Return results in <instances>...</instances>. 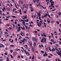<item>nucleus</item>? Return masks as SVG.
<instances>
[{
    "label": "nucleus",
    "mask_w": 61,
    "mask_h": 61,
    "mask_svg": "<svg viewBox=\"0 0 61 61\" xmlns=\"http://www.w3.org/2000/svg\"><path fill=\"white\" fill-rule=\"evenodd\" d=\"M8 29H11V27H9Z\"/></svg>",
    "instance_id": "nucleus-61"
},
{
    "label": "nucleus",
    "mask_w": 61,
    "mask_h": 61,
    "mask_svg": "<svg viewBox=\"0 0 61 61\" xmlns=\"http://www.w3.org/2000/svg\"><path fill=\"white\" fill-rule=\"evenodd\" d=\"M51 42H53L54 41V40L53 39H51Z\"/></svg>",
    "instance_id": "nucleus-28"
},
{
    "label": "nucleus",
    "mask_w": 61,
    "mask_h": 61,
    "mask_svg": "<svg viewBox=\"0 0 61 61\" xmlns=\"http://www.w3.org/2000/svg\"><path fill=\"white\" fill-rule=\"evenodd\" d=\"M26 35L27 36H29V34H28V33H26Z\"/></svg>",
    "instance_id": "nucleus-54"
},
{
    "label": "nucleus",
    "mask_w": 61,
    "mask_h": 61,
    "mask_svg": "<svg viewBox=\"0 0 61 61\" xmlns=\"http://www.w3.org/2000/svg\"><path fill=\"white\" fill-rule=\"evenodd\" d=\"M34 41H37V40L35 38H34Z\"/></svg>",
    "instance_id": "nucleus-21"
},
{
    "label": "nucleus",
    "mask_w": 61,
    "mask_h": 61,
    "mask_svg": "<svg viewBox=\"0 0 61 61\" xmlns=\"http://www.w3.org/2000/svg\"><path fill=\"white\" fill-rule=\"evenodd\" d=\"M6 9H7L8 11H10V8L9 7H8L7 9L6 8Z\"/></svg>",
    "instance_id": "nucleus-12"
},
{
    "label": "nucleus",
    "mask_w": 61,
    "mask_h": 61,
    "mask_svg": "<svg viewBox=\"0 0 61 61\" xmlns=\"http://www.w3.org/2000/svg\"><path fill=\"white\" fill-rule=\"evenodd\" d=\"M43 40L44 41V42L46 43V38L45 37L44 38V37H43Z\"/></svg>",
    "instance_id": "nucleus-2"
},
{
    "label": "nucleus",
    "mask_w": 61,
    "mask_h": 61,
    "mask_svg": "<svg viewBox=\"0 0 61 61\" xmlns=\"http://www.w3.org/2000/svg\"><path fill=\"white\" fill-rule=\"evenodd\" d=\"M34 10L33 9H31V12H32V11H34Z\"/></svg>",
    "instance_id": "nucleus-34"
},
{
    "label": "nucleus",
    "mask_w": 61,
    "mask_h": 61,
    "mask_svg": "<svg viewBox=\"0 0 61 61\" xmlns=\"http://www.w3.org/2000/svg\"><path fill=\"white\" fill-rule=\"evenodd\" d=\"M59 42L60 43L59 44L61 45V42L60 41H59Z\"/></svg>",
    "instance_id": "nucleus-64"
},
{
    "label": "nucleus",
    "mask_w": 61,
    "mask_h": 61,
    "mask_svg": "<svg viewBox=\"0 0 61 61\" xmlns=\"http://www.w3.org/2000/svg\"><path fill=\"white\" fill-rule=\"evenodd\" d=\"M44 17H46V16H41V18H42V19H44Z\"/></svg>",
    "instance_id": "nucleus-8"
},
{
    "label": "nucleus",
    "mask_w": 61,
    "mask_h": 61,
    "mask_svg": "<svg viewBox=\"0 0 61 61\" xmlns=\"http://www.w3.org/2000/svg\"><path fill=\"white\" fill-rule=\"evenodd\" d=\"M17 55V54H16V53H15L14 54V56H15V55Z\"/></svg>",
    "instance_id": "nucleus-41"
},
{
    "label": "nucleus",
    "mask_w": 61,
    "mask_h": 61,
    "mask_svg": "<svg viewBox=\"0 0 61 61\" xmlns=\"http://www.w3.org/2000/svg\"><path fill=\"white\" fill-rule=\"evenodd\" d=\"M25 48H26V49H29V48L28 47H25Z\"/></svg>",
    "instance_id": "nucleus-59"
},
{
    "label": "nucleus",
    "mask_w": 61,
    "mask_h": 61,
    "mask_svg": "<svg viewBox=\"0 0 61 61\" xmlns=\"http://www.w3.org/2000/svg\"><path fill=\"white\" fill-rule=\"evenodd\" d=\"M34 32L35 33H37V31H34Z\"/></svg>",
    "instance_id": "nucleus-60"
},
{
    "label": "nucleus",
    "mask_w": 61,
    "mask_h": 61,
    "mask_svg": "<svg viewBox=\"0 0 61 61\" xmlns=\"http://www.w3.org/2000/svg\"><path fill=\"white\" fill-rule=\"evenodd\" d=\"M20 3L21 4L23 5V3H24V2L23 1H20Z\"/></svg>",
    "instance_id": "nucleus-10"
},
{
    "label": "nucleus",
    "mask_w": 61,
    "mask_h": 61,
    "mask_svg": "<svg viewBox=\"0 0 61 61\" xmlns=\"http://www.w3.org/2000/svg\"><path fill=\"white\" fill-rule=\"evenodd\" d=\"M23 51H24L25 52V54H26V52H26V50H23Z\"/></svg>",
    "instance_id": "nucleus-17"
},
{
    "label": "nucleus",
    "mask_w": 61,
    "mask_h": 61,
    "mask_svg": "<svg viewBox=\"0 0 61 61\" xmlns=\"http://www.w3.org/2000/svg\"><path fill=\"white\" fill-rule=\"evenodd\" d=\"M41 57H40V56H39L38 57V59H41Z\"/></svg>",
    "instance_id": "nucleus-25"
},
{
    "label": "nucleus",
    "mask_w": 61,
    "mask_h": 61,
    "mask_svg": "<svg viewBox=\"0 0 61 61\" xmlns=\"http://www.w3.org/2000/svg\"><path fill=\"white\" fill-rule=\"evenodd\" d=\"M10 51V52H11V53H13V50H11Z\"/></svg>",
    "instance_id": "nucleus-53"
},
{
    "label": "nucleus",
    "mask_w": 61,
    "mask_h": 61,
    "mask_svg": "<svg viewBox=\"0 0 61 61\" xmlns=\"http://www.w3.org/2000/svg\"><path fill=\"white\" fill-rule=\"evenodd\" d=\"M22 24H24V25H25V21H24V22H22Z\"/></svg>",
    "instance_id": "nucleus-22"
},
{
    "label": "nucleus",
    "mask_w": 61,
    "mask_h": 61,
    "mask_svg": "<svg viewBox=\"0 0 61 61\" xmlns=\"http://www.w3.org/2000/svg\"><path fill=\"white\" fill-rule=\"evenodd\" d=\"M56 23L57 24H58V25L59 24V22L57 21H56Z\"/></svg>",
    "instance_id": "nucleus-42"
},
{
    "label": "nucleus",
    "mask_w": 61,
    "mask_h": 61,
    "mask_svg": "<svg viewBox=\"0 0 61 61\" xmlns=\"http://www.w3.org/2000/svg\"><path fill=\"white\" fill-rule=\"evenodd\" d=\"M22 42H25V41L24 40H22V41H21Z\"/></svg>",
    "instance_id": "nucleus-49"
},
{
    "label": "nucleus",
    "mask_w": 61,
    "mask_h": 61,
    "mask_svg": "<svg viewBox=\"0 0 61 61\" xmlns=\"http://www.w3.org/2000/svg\"><path fill=\"white\" fill-rule=\"evenodd\" d=\"M2 13V11H1V10H0V15H3V14H2V13Z\"/></svg>",
    "instance_id": "nucleus-31"
},
{
    "label": "nucleus",
    "mask_w": 61,
    "mask_h": 61,
    "mask_svg": "<svg viewBox=\"0 0 61 61\" xmlns=\"http://www.w3.org/2000/svg\"><path fill=\"white\" fill-rule=\"evenodd\" d=\"M56 9H55L54 10H52L51 11H56Z\"/></svg>",
    "instance_id": "nucleus-47"
},
{
    "label": "nucleus",
    "mask_w": 61,
    "mask_h": 61,
    "mask_svg": "<svg viewBox=\"0 0 61 61\" xmlns=\"http://www.w3.org/2000/svg\"><path fill=\"white\" fill-rule=\"evenodd\" d=\"M54 15L53 14H51V16H53Z\"/></svg>",
    "instance_id": "nucleus-40"
},
{
    "label": "nucleus",
    "mask_w": 61,
    "mask_h": 61,
    "mask_svg": "<svg viewBox=\"0 0 61 61\" xmlns=\"http://www.w3.org/2000/svg\"><path fill=\"white\" fill-rule=\"evenodd\" d=\"M45 55H46V56H48V55L47 54V53H45Z\"/></svg>",
    "instance_id": "nucleus-43"
},
{
    "label": "nucleus",
    "mask_w": 61,
    "mask_h": 61,
    "mask_svg": "<svg viewBox=\"0 0 61 61\" xmlns=\"http://www.w3.org/2000/svg\"><path fill=\"white\" fill-rule=\"evenodd\" d=\"M54 22H55V21H51V23L52 24H54Z\"/></svg>",
    "instance_id": "nucleus-24"
},
{
    "label": "nucleus",
    "mask_w": 61,
    "mask_h": 61,
    "mask_svg": "<svg viewBox=\"0 0 61 61\" xmlns=\"http://www.w3.org/2000/svg\"><path fill=\"white\" fill-rule=\"evenodd\" d=\"M50 44L51 45H52V42H50Z\"/></svg>",
    "instance_id": "nucleus-63"
},
{
    "label": "nucleus",
    "mask_w": 61,
    "mask_h": 61,
    "mask_svg": "<svg viewBox=\"0 0 61 61\" xmlns=\"http://www.w3.org/2000/svg\"><path fill=\"white\" fill-rule=\"evenodd\" d=\"M58 15H61V13L60 12H59L58 13Z\"/></svg>",
    "instance_id": "nucleus-20"
},
{
    "label": "nucleus",
    "mask_w": 61,
    "mask_h": 61,
    "mask_svg": "<svg viewBox=\"0 0 61 61\" xmlns=\"http://www.w3.org/2000/svg\"><path fill=\"white\" fill-rule=\"evenodd\" d=\"M48 58H51V57L49 56H48Z\"/></svg>",
    "instance_id": "nucleus-35"
},
{
    "label": "nucleus",
    "mask_w": 61,
    "mask_h": 61,
    "mask_svg": "<svg viewBox=\"0 0 61 61\" xmlns=\"http://www.w3.org/2000/svg\"><path fill=\"white\" fill-rule=\"evenodd\" d=\"M47 22L49 24V23H50V21H49V20H47Z\"/></svg>",
    "instance_id": "nucleus-32"
},
{
    "label": "nucleus",
    "mask_w": 61,
    "mask_h": 61,
    "mask_svg": "<svg viewBox=\"0 0 61 61\" xmlns=\"http://www.w3.org/2000/svg\"><path fill=\"white\" fill-rule=\"evenodd\" d=\"M12 17H13V18H17V17L15 16H11Z\"/></svg>",
    "instance_id": "nucleus-14"
},
{
    "label": "nucleus",
    "mask_w": 61,
    "mask_h": 61,
    "mask_svg": "<svg viewBox=\"0 0 61 61\" xmlns=\"http://www.w3.org/2000/svg\"><path fill=\"white\" fill-rule=\"evenodd\" d=\"M10 57H11V58H13V56H12V55H10Z\"/></svg>",
    "instance_id": "nucleus-30"
},
{
    "label": "nucleus",
    "mask_w": 61,
    "mask_h": 61,
    "mask_svg": "<svg viewBox=\"0 0 61 61\" xmlns=\"http://www.w3.org/2000/svg\"><path fill=\"white\" fill-rule=\"evenodd\" d=\"M39 12L38 13H37V14L38 15H39V16H41V15L40 14H41V11H39Z\"/></svg>",
    "instance_id": "nucleus-3"
},
{
    "label": "nucleus",
    "mask_w": 61,
    "mask_h": 61,
    "mask_svg": "<svg viewBox=\"0 0 61 61\" xmlns=\"http://www.w3.org/2000/svg\"><path fill=\"white\" fill-rule=\"evenodd\" d=\"M33 2L35 3L36 2V0H33Z\"/></svg>",
    "instance_id": "nucleus-39"
},
{
    "label": "nucleus",
    "mask_w": 61,
    "mask_h": 61,
    "mask_svg": "<svg viewBox=\"0 0 61 61\" xmlns=\"http://www.w3.org/2000/svg\"><path fill=\"white\" fill-rule=\"evenodd\" d=\"M23 16V17H24L25 18V19H27V17H26V15H25V16Z\"/></svg>",
    "instance_id": "nucleus-15"
},
{
    "label": "nucleus",
    "mask_w": 61,
    "mask_h": 61,
    "mask_svg": "<svg viewBox=\"0 0 61 61\" xmlns=\"http://www.w3.org/2000/svg\"><path fill=\"white\" fill-rule=\"evenodd\" d=\"M53 1V0H50V1L51 3V7H54V4L55 3V2H54V1Z\"/></svg>",
    "instance_id": "nucleus-1"
},
{
    "label": "nucleus",
    "mask_w": 61,
    "mask_h": 61,
    "mask_svg": "<svg viewBox=\"0 0 61 61\" xmlns=\"http://www.w3.org/2000/svg\"><path fill=\"white\" fill-rule=\"evenodd\" d=\"M41 52L42 53H44V51H41Z\"/></svg>",
    "instance_id": "nucleus-45"
},
{
    "label": "nucleus",
    "mask_w": 61,
    "mask_h": 61,
    "mask_svg": "<svg viewBox=\"0 0 61 61\" xmlns=\"http://www.w3.org/2000/svg\"><path fill=\"white\" fill-rule=\"evenodd\" d=\"M0 45L2 47H5V46L2 44H0Z\"/></svg>",
    "instance_id": "nucleus-6"
},
{
    "label": "nucleus",
    "mask_w": 61,
    "mask_h": 61,
    "mask_svg": "<svg viewBox=\"0 0 61 61\" xmlns=\"http://www.w3.org/2000/svg\"><path fill=\"white\" fill-rule=\"evenodd\" d=\"M48 17H49V18H51V17H50V15H48Z\"/></svg>",
    "instance_id": "nucleus-55"
},
{
    "label": "nucleus",
    "mask_w": 61,
    "mask_h": 61,
    "mask_svg": "<svg viewBox=\"0 0 61 61\" xmlns=\"http://www.w3.org/2000/svg\"><path fill=\"white\" fill-rule=\"evenodd\" d=\"M41 45H39V48H41Z\"/></svg>",
    "instance_id": "nucleus-36"
},
{
    "label": "nucleus",
    "mask_w": 61,
    "mask_h": 61,
    "mask_svg": "<svg viewBox=\"0 0 61 61\" xmlns=\"http://www.w3.org/2000/svg\"><path fill=\"white\" fill-rule=\"evenodd\" d=\"M53 44H56V41H54L53 42Z\"/></svg>",
    "instance_id": "nucleus-19"
},
{
    "label": "nucleus",
    "mask_w": 61,
    "mask_h": 61,
    "mask_svg": "<svg viewBox=\"0 0 61 61\" xmlns=\"http://www.w3.org/2000/svg\"><path fill=\"white\" fill-rule=\"evenodd\" d=\"M53 49H52L51 50V51L52 52H54L55 50V48H53Z\"/></svg>",
    "instance_id": "nucleus-11"
},
{
    "label": "nucleus",
    "mask_w": 61,
    "mask_h": 61,
    "mask_svg": "<svg viewBox=\"0 0 61 61\" xmlns=\"http://www.w3.org/2000/svg\"><path fill=\"white\" fill-rule=\"evenodd\" d=\"M10 46L11 47H14V46H15V45H10Z\"/></svg>",
    "instance_id": "nucleus-13"
},
{
    "label": "nucleus",
    "mask_w": 61,
    "mask_h": 61,
    "mask_svg": "<svg viewBox=\"0 0 61 61\" xmlns=\"http://www.w3.org/2000/svg\"><path fill=\"white\" fill-rule=\"evenodd\" d=\"M7 3H10V1H9V0H7Z\"/></svg>",
    "instance_id": "nucleus-33"
},
{
    "label": "nucleus",
    "mask_w": 61,
    "mask_h": 61,
    "mask_svg": "<svg viewBox=\"0 0 61 61\" xmlns=\"http://www.w3.org/2000/svg\"><path fill=\"white\" fill-rule=\"evenodd\" d=\"M5 55H7V53L6 52H5Z\"/></svg>",
    "instance_id": "nucleus-48"
},
{
    "label": "nucleus",
    "mask_w": 61,
    "mask_h": 61,
    "mask_svg": "<svg viewBox=\"0 0 61 61\" xmlns=\"http://www.w3.org/2000/svg\"><path fill=\"white\" fill-rule=\"evenodd\" d=\"M5 34L6 35H8V33H7V32H5Z\"/></svg>",
    "instance_id": "nucleus-38"
},
{
    "label": "nucleus",
    "mask_w": 61,
    "mask_h": 61,
    "mask_svg": "<svg viewBox=\"0 0 61 61\" xmlns=\"http://www.w3.org/2000/svg\"><path fill=\"white\" fill-rule=\"evenodd\" d=\"M56 53H57L58 54V55H59V56H60L61 55V53L60 52H58L57 51H56Z\"/></svg>",
    "instance_id": "nucleus-4"
},
{
    "label": "nucleus",
    "mask_w": 61,
    "mask_h": 61,
    "mask_svg": "<svg viewBox=\"0 0 61 61\" xmlns=\"http://www.w3.org/2000/svg\"><path fill=\"white\" fill-rule=\"evenodd\" d=\"M18 58H20V56L19 55L18 56Z\"/></svg>",
    "instance_id": "nucleus-52"
},
{
    "label": "nucleus",
    "mask_w": 61,
    "mask_h": 61,
    "mask_svg": "<svg viewBox=\"0 0 61 61\" xmlns=\"http://www.w3.org/2000/svg\"><path fill=\"white\" fill-rule=\"evenodd\" d=\"M34 46H36V43H34Z\"/></svg>",
    "instance_id": "nucleus-23"
},
{
    "label": "nucleus",
    "mask_w": 61,
    "mask_h": 61,
    "mask_svg": "<svg viewBox=\"0 0 61 61\" xmlns=\"http://www.w3.org/2000/svg\"><path fill=\"white\" fill-rule=\"evenodd\" d=\"M19 43H20V44H22V42L21 41H20Z\"/></svg>",
    "instance_id": "nucleus-57"
},
{
    "label": "nucleus",
    "mask_w": 61,
    "mask_h": 61,
    "mask_svg": "<svg viewBox=\"0 0 61 61\" xmlns=\"http://www.w3.org/2000/svg\"><path fill=\"white\" fill-rule=\"evenodd\" d=\"M43 40H44V38H42V39L41 40V42H42V43H44V41H43Z\"/></svg>",
    "instance_id": "nucleus-7"
},
{
    "label": "nucleus",
    "mask_w": 61,
    "mask_h": 61,
    "mask_svg": "<svg viewBox=\"0 0 61 61\" xmlns=\"http://www.w3.org/2000/svg\"><path fill=\"white\" fill-rule=\"evenodd\" d=\"M35 52H36L37 54H39V53H38V51H35Z\"/></svg>",
    "instance_id": "nucleus-58"
},
{
    "label": "nucleus",
    "mask_w": 61,
    "mask_h": 61,
    "mask_svg": "<svg viewBox=\"0 0 61 61\" xmlns=\"http://www.w3.org/2000/svg\"><path fill=\"white\" fill-rule=\"evenodd\" d=\"M43 34L44 35V36L45 37H46V34H44V33H43Z\"/></svg>",
    "instance_id": "nucleus-26"
},
{
    "label": "nucleus",
    "mask_w": 61,
    "mask_h": 61,
    "mask_svg": "<svg viewBox=\"0 0 61 61\" xmlns=\"http://www.w3.org/2000/svg\"><path fill=\"white\" fill-rule=\"evenodd\" d=\"M15 27L17 29H18V27L17 25L15 26Z\"/></svg>",
    "instance_id": "nucleus-29"
},
{
    "label": "nucleus",
    "mask_w": 61,
    "mask_h": 61,
    "mask_svg": "<svg viewBox=\"0 0 61 61\" xmlns=\"http://www.w3.org/2000/svg\"><path fill=\"white\" fill-rule=\"evenodd\" d=\"M24 20L25 21V22H28L29 21V20H28V19L27 20Z\"/></svg>",
    "instance_id": "nucleus-16"
},
{
    "label": "nucleus",
    "mask_w": 61,
    "mask_h": 61,
    "mask_svg": "<svg viewBox=\"0 0 61 61\" xmlns=\"http://www.w3.org/2000/svg\"><path fill=\"white\" fill-rule=\"evenodd\" d=\"M44 21L45 22H46V19H44Z\"/></svg>",
    "instance_id": "nucleus-51"
},
{
    "label": "nucleus",
    "mask_w": 61,
    "mask_h": 61,
    "mask_svg": "<svg viewBox=\"0 0 61 61\" xmlns=\"http://www.w3.org/2000/svg\"><path fill=\"white\" fill-rule=\"evenodd\" d=\"M39 20H40V21H41V17H40V16L39 17Z\"/></svg>",
    "instance_id": "nucleus-44"
},
{
    "label": "nucleus",
    "mask_w": 61,
    "mask_h": 61,
    "mask_svg": "<svg viewBox=\"0 0 61 61\" xmlns=\"http://www.w3.org/2000/svg\"><path fill=\"white\" fill-rule=\"evenodd\" d=\"M34 49L33 48H32V51L33 52H34Z\"/></svg>",
    "instance_id": "nucleus-18"
},
{
    "label": "nucleus",
    "mask_w": 61,
    "mask_h": 61,
    "mask_svg": "<svg viewBox=\"0 0 61 61\" xmlns=\"http://www.w3.org/2000/svg\"><path fill=\"white\" fill-rule=\"evenodd\" d=\"M10 42H11V43H14V41H13V40H12V41H10Z\"/></svg>",
    "instance_id": "nucleus-37"
},
{
    "label": "nucleus",
    "mask_w": 61,
    "mask_h": 61,
    "mask_svg": "<svg viewBox=\"0 0 61 61\" xmlns=\"http://www.w3.org/2000/svg\"><path fill=\"white\" fill-rule=\"evenodd\" d=\"M30 44L31 46H32V42L31 41H30Z\"/></svg>",
    "instance_id": "nucleus-9"
},
{
    "label": "nucleus",
    "mask_w": 61,
    "mask_h": 61,
    "mask_svg": "<svg viewBox=\"0 0 61 61\" xmlns=\"http://www.w3.org/2000/svg\"><path fill=\"white\" fill-rule=\"evenodd\" d=\"M11 25H13V28H15V25H14V24H13V23H11Z\"/></svg>",
    "instance_id": "nucleus-27"
},
{
    "label": "nucleus",
    "mask_w": 61,
    "mask_h": 61,
    "mask_svg": "<svg viewBox=\"0 0 61 61\" xmlns=\"http://www.w3.org/2000/svg\"><path fill=\"white\" fill-rule=\"evenodd\" d=\"M25 27L26 29H27L28 28V27L26 26H25Z\"/></svg>",
    "instance_id": "nucleus-46"
},
{
    "label": "nucleus",
    "mask_w": 61,
    "mask_h": 61,
    "mask_svg": "<svg viewBox=\"0 0 61 61\" xmlns=\"http://www.w3.org/2000/svg\"><path fill=\"white\" fill-rule=\"evenodd\" d=\"M20 28H21V27L19 26L18 29V30H17L18 32H19V31H20Z\"/></svg>",
    "instance_id": "nucleus-5"
},
{
    "label": "nucleus",
    "mask_w": 61,
    "mask_h": 61,
    "mask_svg": "<svg viewBox=\"0 0 61 61\" xmlns=\"http://www.w3.org/2000/svg\"><path fill=\"white\" fill-rule=\"evenodd\" d=\"M0 32L1 34H3V32L2 31H0Z\"/></svg>",
    "instance_id": "nucleus-62"
},
{
    "label": "nucleus",
    "mask_w": 61,
    "mask_h": 61,
    "mask_svg": "<svg viewBox=\"0 0 61 61\" xmlns=\"http://www.w3.org/2000/svg\"><path fill=\"white\" fill-rule=\"evenodd\" d=\"M37 25L39 26V27H40V25H39V24H38Z\"/></svg>",
    "instance_id": "nucleus-56"
},
{
    "label": "nucleus",
    "mask_w": 61,
    "mask_h": 61,
    "mask_svg": "<svg viewBox=\"0 0 61 61\" xmlns=\"http://www.w3.org/2000/svg\"><path fill=\"white\" fill-rule=\"evenodd\" d=\"M21 51L22 52V54H23L24 53V51H23V50H21Z\"/></svg>",
    "instance_id": "nucleus-50"
}]
</instances>
